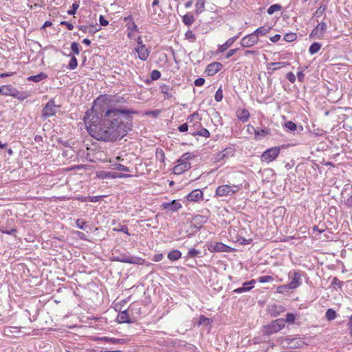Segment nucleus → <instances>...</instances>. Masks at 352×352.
Here are the masks:
<instances>
[{"label": "nucleus", "mask_w": 352, "mask_h": 352, "mask_svg": "<svg viewBox=\"0 0 352 352\" xmlns=\"http://www.w3.org/2000/svg\"><path fill=\"white\" fill-rule=\"evenodd\" d=\"M71 56L70 61L67 65V68L70 70L75 69L78 66V60L77 58L74 56H71V54L69 55Z\"/></svg>", "instance_id": "38"}, {"label": "nucleus", "mask_w": 352, "mask_h": 352, "mask_svg": "<svg viewBox=\"0 0 352 352\" xmlns=\"http://www.w3.org/2000/svg\"><path fill=\"white\" fill-rule=\"evenodd\" d=\"M258 41V38L252 32L243 37L240 43L243 47H250L256 44Z\"/></svg>", "instance_id": "8"}, {"label": "nucleus", "mask_w": 352, "mask_h": 352, "mask_svg": "<svg viewBox=\"0 0 352 352\" xmlns=\"http://www.w3.org/2000/svg\"><path fill=\"white\" fill-rule=\"evenodd\" d=\"M322 45L318 42H314L313 43L309 48V52L311 55H314L319 52V50L321 49Z\"/></svg>", "instance_id": "31"}, {"label": "nucleus", "mask_w": 352, "mask_h": 352, "mask_svg": "<svg viewBox=\"0 0 352 352\" xmlns=\"http://www.w3.org/2000/svg\"><path fill=\"white\" fill-rule=\"evenodd\" d=\"M255 283L256 281L254 279L244 282L242 287L235 289L233 292L237 294L249 292L254 287Z\"/></svg>", "instance_id": "14"}, {"label": "nucleus", "mask_w": 352, "mask_h": 352, "mask_svg": "<svg viewBox=\"0 0 352 352\" xmlns=\"http://www.w3.org/2000/svg\"><path fill=\"white\" fill-rule=\"evenodd\" d=\"M296 320V316L292 313H287L285 316V323L294 324Z\"/></svg>", "instance_id": "44"}, {"label": "nucleus", "mask_w": 352, "mask_h": 352, "mask_svg": "<svg viewBox=\"0 0 352 352\" xmlns=\"http://www.w3.org/2000/svg\"><path fill=\"white\" fill-rule=\"evenodd\" d=\"M272 66H274V67L273 68L274 70H276V69H278L282 67H285L286 65H289V63H287V62H274V63H271L270 64Z\"/></svg>", "instance_id": "49"}, {"label": "nucleus", "mask_w": 352, "mask_h": 352, "mask_svg": "<svg viewBox=\"0 0 352 352\" xmlns=\"http://www.w3.org/2000/svg\"><path fill=\"white\" fill-rule=\"evenodd\" d=\"M155 158L160 161L162 164L164 162L165 160V153L164 151L162 148H157L155 150Z\"/></svg>", "instance_id": "37"}, {"label": "nucleus", "mask_w": 352, "mask_h": 352, "mask_svg": "<svg viewBox=\"0 0 352 352\" xmlns=\"http://www.w3.org/2000/svg\"><path fill=\"white\" fill-rule=\"evenodd\" d=\"M280 151L279 146H274L267 149L261 156V161L267 163L274 161L278 156Z\"/></svg>", "instance_id": "4"}, {"label": "nucleus", "mask_w": 352, "mask_h": 352, "mask_svg": "<svg viewBox=\"0 0 352 352\" xmlns=\"http://www.w3.org/2000/svg\"><path fill=\"white\" fill-rule=\"evenodd\" d=\"M196 120H200L199 116L197 113H194L189 116L187 118L188 124H192L195 123Z\"/></svg>", "instance_id": "46"}, {"label": "nucleus", "mask_w": 352, "mask_h": 352, "mask_svg": "<svg viewBox=\"0 0 352 352\" xmlns=\"http://www.w3.org/2000/svg\"><path fill=\"white\" fill-rule=\"evenodd\" d=\"M241 34V32L237 34L236 36H234L233 37L230 38L228 39L223 45H219L218 47V52H223L226 51L228 47H230L234 41L239 37V35Z\"/></svg>", "instance_id": "18"}, {"label": "nucleus", "mask_w": 352, "mask_h": 352, "mask_svg": "<svg viewBox=\"0 0 352 352\" xmlns=\"http://www.w3.org/2000/svg\"><path fill=\"white\" fill-rule=\"evenodd\" d=\"M160 89L161 90V92L164 94L165 98H170L172 97V94L169 92L170 85H160Z\"/></svg>", "instance_id": "34"}, {"label": "nucleus", "mask_w": 352, "mask_h": 352, "mask_svg": "<svg viewBox=\"0 0 352 352\" xmlns=\"http://www.w3.org/2000/svg\"><path fill=\"white\" fill-rule=\"evenodd\" d=\"M289 277L292 279V280L288 283V286L291 289H296L301 285V275L299 272L295 271L289 272Z\"/></svg>", "instance_id": "9"}, {"label": "nucleus", "mask_w": 352, "mask_h": 352, "mask_svg": "<svg viewBox=\"0 0 352 352\" xmlns=\"http://www.w3.org/2000/svg\"><path fill=\"white\" fill-rule=\"evenodd\" d=\"M161 208L166 210L168 212H175L182 208V205L177 200H173L170 202H164L161 204Z\"/></svg>", "instance_id": "10"}, {"label": "nucleus", "mask_w": 352, "mask_h": 352, "mask_svg": "<svg viewBox=\"0 0 352 352\" xmlns=\"http://www.w3.org/2000/svg\"><path fill=\"white\" fill-rule=\"evenodd\" d=\"M117 320L119 323H132L133 320L130 318L128 310L120 311L118 315Z\"/></svg>", "instance_id": "20"}, {"label": "nucleus", "mask_w": 352, "mask_h": 352, "mask_svg": "<svg viewBox=\"0 0 352 352\" xmlns=\"http://www.w3.org/2000/svg\"><path fill=\"white\" fill-rule=\"evenodd\" d=\"M285 327L284 318H278L272 321L268 325L264 327L265 334L270 336L277 333Z\"/></svg>", "instance_id": "3"}, {"label": "nucleus", "mask_w": 352, "mask_h": 352, "mask_svg": "<svg viewBox=\"0 0 352 352\" xmlns=\"http://www.w3.org/2000/svg\"><path fill=\"white\" fill-rule=\"evenodd\" d=\"M271 30V27L265 28V26H261L258 28L253 33L256 35V37L258 38L259 36L265 35L267 33L270 32Z\"/></svg>", "instance_id": "30"}, {"label": "nucleus", "mask_w": 352, "mask_h": 352, "mask_svg": "<svg viewBox=\"0 0 352 352\" xmlns=\"http://www.w3.org/2000/svg\"><path fill=\"white\" fill-rule=\"evenodd\" d=\"M178 130L182 133L188 131V124L184 123V124H181L180 126H178Z\"/></svg>", "instance_id": "63"}, {"label": "nucleus", "mask_w": 352, "mask_h": 352, "mask_svg": "<svg viewBox=\"0 0 352 352\" xmlns=\"http://www.w3.org/2000/svg\"><path fill=\"white\" fill-rule=\"evenodd\" d=\"M12 96L19 99V100H24L28 98L29 94L28 92H21L15 88Z\"/></svg>", "instance_id": "29"}, {"label": "nucleus", "mask_w": 352, "mask_h": 352, "mask_svg": "<svg viewBox=\"0 0 352 352\" xmlns=\"http://www.w3.org/2000/svg\"><path fill=\"white\" fill-rule=\"evenodd\" d=\"M327 29V24L324 22H320L318 23L314 29L311 31L309 34V38L311 39H320L322 38L324 33L325 32Z\"/></svg>", "instance_id": "7"}, {"label": "nucleus", "mask_w": 352, "mask_h": 352, "mask_svg": "<svg viewBox=\"0 0 352 352\" xmlns=\"http://www.w3.org/2000/svg\"><path fill=\"white\" fill-rule=\"evenodd\" d=\"M270 314L273 317H276L285 311V307L281 305L273 304L267 306Z\"/></svg>", "instance_id": "12"}, {"label": "nucleus", "mask_w": 352, "mask_h": 352, "mask_svg": "<svg viewBox=\"0 0 352 352\" xmlns=\"http://www.w3.org/2000/svg\"><path fill=\"white\" fill-rule=\"evenodd\" d=\"M208 250L211 252H232L234 248L221 243L211 242L208 245Z\"/></svg>", "instance_id": "6"}, {"label": "nucleus", "mask_w": 352, "mask_h": 352, "mask_svg": "<svg viewBox=\"0 0 352 352\" xmlns=\"http://www.w3.org/2000/svg\"><path fill=\"white\" fill-rule=\"evenodd\" d=\"M107 98L100 96L84 116L89 135L97 140L116 142L124 137L132 129L133 117L138 111L132 109L110 107L103 109L101 102Z\"/></svg>", "instance_id": "1"}, {"label": "nucleus", "mask_w": 352, "mask_h": 352, "mask_svg": "<svg viewBox=\"0 0 352 352\" xmlns=\"http://www.w3.org/2000/svg\"><path fill=\"white\" fill-rule=\"evenodd\" d=\"M85 224H86V221H85L83 219H78L76 221V226L79 229L85 230Z\"/></svg>", "instance_id": "56"}, {"label": "nucleus", "mask_w": 352, "mask_h": 352, "mask_svg": "<svg viewBox=\"0 0 352 352\" xmlns=\"http://www.w3.org/2000/svg\"><path fill=\"white\" fill-rule=\"evenodd\" d=\"M221 152L223 153L226 158L233 156L235 153V149L233 147H227L224 148Z\"/></svg>", "instance_id": "40"}, {"label": "nucleus", "mask_w": 352, "mask_h": 352, "mask_svg": "<svg viewBox=\"0 0 352 352\" xmlns=\"http://www.w3.org/2000/svg\"><path fill=\"white\" fill-rule=\"evenodd\" d=\"M237 117L243 122H246L250 118L249 111L246 109H243L238 113Z\"/></svg>", "instance_id": "27"}, {"label": "nucleus", "mask_w": 352, "mask_h": 352, "mask_svg": "<svg viewBox=\"0 0 352 352\" xmlns=\"http://www.w3.org/2000/svg\"><path fill=\"white\" fill-rule=\"evenodd\" d=\"M14 89L12 85H2L0 87V95L12 96Z\"/></svg>", "instance_id": "23"}, {"label": "nucleus", "mask_w": 352, "mask_h": 352, "mask_svg": "<svg viewBox=\"0 0 352 352\" xmlns=\"http://www.w3.org/2000/svg\"><path fill=\"white\" fill-rule=\"evenodd\" d=\"M289 289H291V288L289 287L288 284L283 285L277 287V292L280 294H285L288 292Z\"/></svg>", "instance_id": "53"}, {"label": "nucleus", "mask_w": 352, "mask_h": 352, "mask_svg": "<svg viewBox=\"0 0 352 352\" xmlns=\"http://www.w3.org/2000/svg\"><path fill=\"white\" fill-rule=\"evenodd\" d=\"M109 342L112 344H124L126 342L124 339H118L113 338H109Z\"/></svg>", "instance_id": "57"}, {"label": "nucleus", "mask_w": 352, "mask_h": 352, "mask_svg": "<svg viewBox=\"0 0 352 352\" xmlns=\"http://www.w3.org/2000/svg\"><path fill=\"white\" fill-rule=\"evenodd\" d=\"M124 21L127 23L126 25L129 30L134 32L138 31V27L135 23L132 21L131 16H127L124 18Z\"/></svg>", "instance_id": "33"}, {"label": "nucleus", "mask_w": 352, "mask_h": 352, "mask_svg": "<svg viewBox=\"0 0 352 352\" xmlns=\"http://www.w3.org/2000/svg\"><path fill=\"white\" fill-rule=\"evenodd\" d=\"M343 285V282L338 279L337 277H333L331 281V285L336 287L341 288Z\"/></svg>", "instance_id": "51"}, {"label": "nucleus", "mask_w": 352, "mask_h": 352, "mask_svg": "<svg viewBox=\"0 0 352 352\" xmlns=\"http://www.w3.org/2000/svg\"><path fill=\"white\" fill-rule=\"evenodd\" d=\"M79 8V2L75 1L72 6V8L67 11V14L69 15H74L76 14L77 9Z\"/></svg>", "instance_id": "48"}, {"label": "nucleus", "mask_w": 352, "mask_h": 352, "mask_svg": "<svg viewBox=\"0 0 352 352\" xmlns=\"http://www.w3.org/2000/svg\"><path fill=\"white\" fill-rule=\"evenodd\" d=\"M111 260L114 261L122 262V263L138 264V265H142L144 262V259H143L140 257L131 256L126 251H123L122 252H120L118 249H114L112 251Z\"/></svg>", "instance_id": "2"}, {"label": "nucleus", "mask_w": 352, "mask_h": 352, "mask_svg": "<svg viewBox=\"0 0 352 352\" xmlns=\"http://www.w3.org/2000/svg\"><path fill=\"white\" fill-rule=\"evenodd\" d=\"M286 78L292 83H294L296 81V76L292 72L287 73L286 75Z\"/></svg>", "instance_id": "60"}, {"label": "nucleus", "mask_w": 352, "mask_h": 352, "mask_svg": "<svg viewBox=\"0 0 352 352\" xmlns=\"http://www.w3.org/2000/svg\"><path fill=\"white\" fill-rule=\"evenodd\" d=\"M104 96L107 98L104 99V101H102L101 104L102 102H106L107 100H108L110 102L116 103V104H123V103L126 102V100L123 97H121V96H107L105 95H104Z\"/></svg>", "instance_id": "22"}, {"label": "nucleus", "mask_w": 352, "mask_h": 352, "mask_svg": "<svg viewBox=\"0 0 352 352\" xmlns=\"http://www.w3.org/2000/svg\"><path fill=\"white\" fill-rule=\"evenodd\" d=\"M201 124L199 122V120H197L195 123H193V124L190 126V129L191 130V129H192V130H199L201 129Z\"/></svg>", "instance_id": "61"}, {"label": "nucleus", "mask_w": 352, "mask_h": 352, "mask_svg": "<svg viewBox=\"0 0 352 352\" xmlns=\"http://www.w3.org/2000/svg\"><path fill=\"white\" fill-rule=\"evenodd\" d=\"M337 316L336 312L334 309L330 308L328 309L325 314V318L327 320L331 321L334 320Z\"/></svg>", "instance_id": "36"}, {"label": "nucleus", "mask_w": 352, "mask_h": 352, "mask_svg": "<svg viewBox=\"0 0 352 352\" xmlns=\"http://www.w3.org/2000/svg\"><path fill=\"white\" fill-rule=\"evenodd\" d=\"M208 218L206 216L195 215L192 221V224L195 228L200 230L202 228V224L207 222Z\"/></svg>", "instance_id": "16"}, {"label": "nucleus", "mask_w": 352, "mask_h": 352, "mask_svg": "<svg viewBox=\"0 0 352 352\" xmlns=\"http://www.w3.org/2000/svg\"><path fill=\"white\" fill-rule=\"evenodd\" d=\"M47 78V75L44 72H40L39 74L34 76H30L28 78V80L38 82Z\"/></svg>", "instance_id": "25"}, {"label": "nucleus", "mask_w": 352, "mask_h": 352, "mask_svg": "<svg viewBox=\"0 0 352 352\" xmlns=\"http://www.w3.org/2000/svg\"><path fill=\"white\" fill-rule=\"evenodd\" d=\"M223 65L221 63L214 62L207 66L205 72L208 76H212L220 71Z\"/></svg>", "instance_id": "11"}, {"label": "nucleus", "mask_w": 352, "mask_h": 352, "mask_svg": "<svg viewBox=\"0 0 352 352\" xmlns=\"http://www.w3.org/2000/svg\"><path fill=\"white\" fill-rule=\"evenodd\" d=\"M182 256V253L178 250H173L168 254V258L170 261H177Z\"/></svg>", "instance_id": "32"}, {"label": "nucleus", "mask_w": 352, "mask_h": 352, "mask_svg": "<svg viewBox=\"0 0 352 352\" xmlns=\"http://www.w3.org/2000/svg\"><path fill=\"white\" fill-rule=\"evenodd\" d=\"M190 133L194 136L195 135H199V136H203V137H205V138H208L210 137V132L208 129H206V128H203V127H201V129L199 130H192L191 129V131H190Z\"/></svg>", "instance_id": "24"}, {"label": "nucleus", "mask_w": 352, "mask_h": 352, "mask_svg": "<svg viewBox=\"0 0 352 352\" xmlns=\"http://www.w3.org/2000/svg\"><path fill=\"white\" fill-rule=\"evenodd\" d=\"M113 166H114V169L117 170H122V171H124V172L129 171V168L127 166H125L120 164H115L113 165Z\"/></svg>", "instance_id": "54"}, {"label": "nucleus", "mask_w": 352, "mask_h": 352, "mask_svg": "<svg viewBox=\"0 0 352 352\" xmlns=\"http://www.w3.org/2000/svg\"><path fill=\"white\" fill-rule=\"evenodd\" d=\"M179 164L173 168V173L175 175H180L186 170H189L191 168V164L188 162H178Z\"/></svg>", "instance_id": "13"}, {"label": "nucleus", "mask_w": 352, "mask_h": 352, "mask_svg": "<svg viewBox=\"0 0 352 352\" xmlns=\"http://www.w3.org/2000/svg\"><path fill=\"white\" fill-rule=\"evenodd\" d=\"M199 253H200V251H199L195 248H191L188 250V256L189 257L193 258V257H195L196 256H197Z\"/></svg>", "instance_id": "58"}, {"label": "nucleus", "mask_w": 352, "mask_h": 352, "mask_svg": "<svg viewBox=\"0 0 352 352\" xmlns=\"http://www.w3.org/2000/svg\"><path fill=\"white\" fill-rule=\"evenodd\" d=\"M224 159H226V157L224 156L223 153L220 151L218 153H217L215 155V157H214V160L216 162H219L221 160H223Z\"/></svg>", "instance_id": "64"}, {"label": "nucleus", "mask_w": 352, "mask_h": 352, "mask_svg": "<svg viewBox=\"0 0 352 352\" xmlns=\"http://www.w3.org/2000/svg\"><path fill=\"white\" fill-rule=\"evenodd\" d=\"M114 230L122 232L124 233H126V234L129 235V233L128 232V227L126 225H122L120 226L119 228H114Z\"/></svg>", "instance_id": "59"}, {"label": "nucleus", "mask_w": 352, "mask_h": 352, "mask_svg": "<svg viewBox=\"0 0 352 352\" xmlns=\"http://www.w3.org/2000/svg\"><path fill=\"white\" fill-rule=\"evenodd\" d=\"M203 197L204 193L200 189L193 190L186 196V199L190 201H198L203 199Z\"/></svg>", "instance_id": "15"}, {"label": "nucleus", "mask_w": 352, "mask_h": 352, "mask_svg": "<svg viewBox=\"0 0 352 352\" xmlns=\"http://www.w3.org/2000/svg\"><path fill=\"white\" fill-rule=\"evenodd\" d=\"M270 134H271L270 129L267 128V127H265V128L261 129L260 130L259 129H256V133H255V138L256 139L263 138H265L267 135H269Z\"/></svg>", "instance_id": "26"}, {"label": "nucleus", "mask_w": 352, "mask_h": 352, "mask_svg": "<svg viewBox=\"0 0 352 352\" xmlns=\"http://www.w3.org/2000/svg\"><path fill=\"white\" fill-rule=\"evenodd\" d=\"M231 186L229 185H221L217 188L215 193L217 196L223 197L230 195Z\"/></svg>", "instance_id": "19"}, {"label": "nucleus", "mask_w": 352, "mask_h": 352, "mask_svg": "<svg viewBox=\"0 0 352 352\" xmlns=\"http://www.w3.org/2000/svg\"><path fill=\"white\" fill-rule=\"evenodd\" d=\"M284 126L289 131L296 132L300 134L303 131V126L302 125L298 126L292 121H287L284 123Z\"/></svg>", "instance_id": "17"}, {"label": "nucleus", "mask_w": 352, "mask_h": 352, "mask_svg": "<svg viewBox=\"0 0 352 352\" xmlns=\"http://www.w3.org/2000/svg\"><path fill=\"white\" fill-rule=\"evenodd\" d=\"M282 6L280 4H273L268 8L267 12L269 15H272L275 12L280 10Z\"/></svg>", "instance_id": "39"}, {"label": "nucleus", "mask_w": 352, "mask_h": 352, "mask_svg": "<svg viewBox=\"0 0 352 352\" xmlns=\"http://www.w3.org/2000/svg\"><path fill=\"white\" fill-rule=\"evenodd\" d=\"M205 81L204 78L199 77L195 80L194 85L197 87H200L204 84Z\"/></svg>", "instance_id": "62"}, {"label": "nucleus", "mask_w": 352, "mask_h": 352, "mask_svg": "<svg viewBox=\"0 0 352 352\" xmlns=\"http://www.w3.org/2000/svg\"><path fill=\"white\" fill-rule=\"evenodd\" d=\"M223 91L221 87H219L215 93L214 99L217 102H221L223 99Z\"/></svg>", "instance_id": "50"}, {"label": "nucleus", "mask_w": 352, "mask_h": 352, "mask_svg": "<svg viewBox=\"0 0 352 352\" xmlns=\"http://www.w3.org/2000/svg\"><path fill=\"white\" fill-rule=\"evenodd\" d=\"M297 38V35L296 33L290 32L287 33L284 35L283 39L287 42H292Z\"/></svg>", "instance_id": "41"}, {"label": "nucleus", "mask_w": 352, "mask_h": 352, "mask_svg": "<svg viewBox=\"0 0 352 352\" xmlns=\"http://www.w3.org/2000/svg\"><path fill=\"white\" fill-rule=\"evenodd\" d=\"M71 50L75 54H78L80 53L78 43L73 42L71 45Z\"/></svg>", "instance_id": "55"}, {"label": "nucleus", "mask_w": 352, "mask_h": 352, "mask_svg": "<svg viewBox=\"0 0 352 352\" xmlns=\"http://www.w3.org/2000/svg\"><path fill=\"white\" fill-rule=\"evenodd\" d=\"M100 176L102 178H118V177H127L129 175L123 174V173H119L117 172H108V171H103L100 173Z\"/></svg>", "instance_id": "21"}, {"label": "nucleus", "mask_w": 352, "mask_h": 352, "mask_svg": "<svg viewBox=\"0 0 352 352\" xmlns=\"http://www.w3.org/2000/svg\"><path fill=\"white\" fill-rule=\"evenodd\" d=\"M185 38L190 41V42H195L196 41L195 34L191 30H188L186 32Z\"/></svg>", "instance_id": "47"}, {"label": "nucleus", "mask_w": 352, "mask_h": 352, "mask_svg": "<svg viewBox=\"0 0 352 352\" xmlns=\"http://www.w3.org/2000/svg\"><path fill=\"white\" fill-rule=\"evenodd\" d=\"M205 0H198L195 6V12L198 14H200L204 9Z\"/></svg>", "instance_id": "42"}, {"label": "nucleus", "mask_w": 352, "mask_h": 352, "mask_svg": "<svg viewBox=\"0 0 352 352\" xmlns=\"http://www.w3.org/2000/svg\"><path fill=\"white\" fill-rule=\"evenodd\" d=\"M194 157L195 155H192V153L187 152L182 155V157L178 160V162H188L189 160L193 158Z\"/></svg>", "instance_id": "43"}, {"label": "nucleus", "mask_w": 352, "mask_h": 352, "mask_svg": "<svg viewBox=\"0 0 352 352\" xmlns=\"http://www.w3.org/2000/svg\"><path fill=\"white\" fill-rule=\"evenodd\" d=\"M258 280L261 283H268L273 280V277L272 276H262L258 278Z\"/></svg>", "instance_id": "52"}, {"label": "nucleus", "mask_w": 352, "mask_h": 352, "mask_svg": "<svg viewBox=\"0 0 352 352\" xmlns=\"http://www.w3.org/2000/svg\"><path fill=\"white\" fill-rule=\"evenodd\" d=\"M289 341V344H292V347L293 348H297L300 346V343L302 342V341L300 339L298 338H292V339H287Z\"/></svg>", "instance_id": "45"}, {"label": "nucleus", "mask_w": 352, "mask_h": 352, "mask_svg": "<svg viewBox=\"0 0 352 352\" xmlns=\"http://www.w3.org/2000/svg\"><path fill=\"white\" fill-rule=\"evenodd\" d=\"M58 107H60V106L55 104L54 99H50L42 110L41 117L43 120L54 116L57 111L56 109Z\"/></svg>", "instance_id": "5"}, {"label": "nucleus", "mask_w": 352, "mask_h": 352, "mask_svg": "<svg viewBox=\"0 0 352 352\" xmlns=\"http://www.w3.org/2000/svg\"><path fill=\"white\" fill-rule=\"evenodd\" d=\"M184 25L190 26L195 22V17L192 14L187 13L182 17Z\"/></svg>", "instance_id": "28"}, {"label": "nucleus", "mask_w": 352, "mask_h": 352, "mask_svg": "<svg viewBox=\"0 0 352 352\" xmlns=\"http://www.w3.org/2000/svg\"><path fill=\"white\" fill-rule=\"evenodd\" d=\"M139 57L141 60H146L148 56L147 49H145L144 46L138 48L137 50Z\"/></svg>", "instance_id": "35"}]
</instances>
